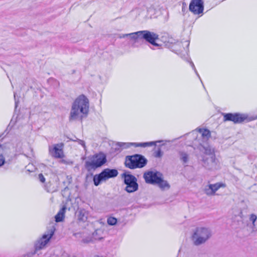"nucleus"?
Wrapping results in <instances>:
<instances>
[{"label": "nucleus", "instance_id": "obj_1", "mask_svg": "<svg viewBox=\"0 0 257 257\" xmlns=\"http://www.w3.org/2000/svg\"><path fill=\"white\" fill-rule=\"evenodd\" d=\"M89 101L84 94L78 96L72 104L69 116L70 121L77 120H82L89 112Z\"/></svg>", "mask_w": 257, "mask_h": 257}, {"label": "nucleus", "instance_id": "obj_2", "mask_svg": "<svg viewBox=\"0 0 257 257\" xmlns=\"http://www.w3.org/2000/svg\"><path fill=\"white\" fill-rule=\"evenodd\" d=\"M199 150L204 154L209 156V158H202L203 166L208 170H212L216 168L217 161L214 155V149L206 143L202 144L199 142Z\"/></svg>", "mask_w": 257, "mask_h": 257}, {"label": "nucleus", "instance_id": "obj_3", "mask_svg": "<svg viewBox=\"0 0 257 257\" xmlns=\"http://www.w3.org/2000/svg\"><path fill=\"white\" fill-rule=\"evenodd\" d=\"M211 236L212 231L209 228L199 226L194 230L191 239L195 245L198 246L205 243Z\"/></svg>", "mask_w": 257, "mask_h": 257}, {"label": "nucleus", "instance_id": "obj_4", "mask_svg": "<svg viewBox=\"0 0 257 257\" xmlns=\"http://www.w3.org/2000/svg\"><path fill=\"white\" fill-rule=\"evenodd\" d=\"M106 155L103 152H99L88 157L85 162V167L88 172L94 171L101 167L106 162Z\"/></svg>", "mask_w": 257, "mask_h": 257}, {"label": "nucleus", "instance_id": "obj_5", "mask_svg": "<svg viewBox=\"0 0 257 257\" xmlns=\"http://www.w3.org/2000/svg\"><path fill=\"white\" fill-rule=\"evenodd\" d=\"M21 144V141L15 138L10 142L0 145V167L5 163V157L10 156Z\"/></svg>", "mask_w": 257, "mask_h": 257}, {"label": "nucleus", "instance_id": "obj_6", "mask_svg": "<svg viewBox=\"0 0 257 257\" xmlns=\"http://www.w3.org/2000/svg\"><path fill=\"white\" fill-rule=\"evenodd\" d=\"M147 159L144 156L135 154L125 157V165L131 169L142 168L147 165Z\"/></svg>", "mask_w": 257, "mask_h": 257}, {"label": "nucleus", "instance_id": "obj_7", "mask_svg": "<svg viewBox=\"0 0 257 257\" xmlns=\"http://www.w3.org/2000/svg\"><path fill=\"white\" fill-rule=\"evenodd\" d=\"M189 45V42L188 41L179 42L172 39L165 43L167 48L178 55H181L183 53H187Z\"/></svg>", "mask_w": 257, "mask_h": 257}, {"label": "nucleus", "instance_id": "obj_8", "mask_svg": "<svg viewBox=\"0 0 257 257\" xmlns=\"http://www.w3.org/2000/svg\"><path fill=\"white\" fill-rule=\"evenodd\" d=\"M223 121H231L234 123H241L244 121L249 122L256 118L249 116L247 114L240 113H223Z\"/></svg>", "mask_w": 257, "mask_h": 257}, {"label": "nucleus", "instance_id": "obj_9", "mask_svg": "<svg viewBox=\"0 0 257 257\" xmlns=\"http://www.w3.org/2000/svg\"><path fill=\"white\" fill-rule=\"evenodd\" d=\"M194 138L193 143L194 145H199V142L205 144L211 136L210 132L205 128H197L189 134Z\"/></svg>", "mask_w": 257, "mask_h": 257}, {"label": "nucleus", "instance_id": "obj_10", "mask_svg": "<svg viewBox=\"0 0 257 257\" xmlns=\"http://www.w3.org/2000/svg\"><path fill=\"white\" fill-rule=\"evenodd\" d=\"M55 228L52 227L49 231L47 234H44L42 238L38 240L35 244V249L33 251L28 252L24 257H31L37 253L38 250L42 249L48 242L49 240L54 234Z\"/></svg>", "mask_w": 257, "mask_h": 257}, {"label": "nucleus", "instance_id": "obj_11", "mask_svg": "<svg viewBox=\"0 0 257 257\" xmlns=\"http://www.w3.org/2000/svg\"><path fill=\"white\" fill-rule=\"evenodd\" d=\"M122 177L123 178L124 184L126 185L125 191L128 193H133L138 190L139 185L137 179L135 176L124 173L122 174Z\"/></svg>", "mask_w": 257, "mask_h": 257}, {"label": "nucleus", "instance_id": "obj_12", "mask_svg": "<svg viewBox=\"0 0 257 257\" xmlns=\"http://www.w3.org/2000/svg\"><path fill=\"white\" fill-rule=\"evenodd\" d=\"M141 39L146 40L152 45L150 48L155 50L154 47H160V45L156 42L159 39V35L153 32L147 30L141 31Z\"/></svg>", "mask_w": 257, "mask_h": 257}, {"label": "nucleus", "instance_id": "obj_13", "mask_svg": "<svg viewBox=\"0 0 257 257\" xmlns=\"http://www.w3.org/2000/svg\"><path fill=\"white\" fill-rule=\"evenodd\" d=\"M163 142V141H159L157 142H145V143H122V142H117L116 145L120 148L121 150L126 149L130 148L132 146L137 147H143L146 148L147 147L152 146L154 145H156L157 143H160Z\"/></svg>", "mask_w": 257, "mask_h": 257}, {"label": "nucleus", "instance_id": "obj_14", "mask_svg": "<svg viewBox=\"0 0 257 257\" xmlns=\"http://www.w3.org/2000/svg\"><path fill=\"white\" fill-rule=\"evenodd\" d=\"M63 143H59L54 145L53 146L49 147V152L51 156L55 158L61 159L63 158L64 154L63 148Z\"/></svg>", "mask_w": 257, "mask_h": 257}, {"label": "nucleus", "instance_id": "obj_15", "mask_svg": "<svg viewBox=\"0 0 257 257\" xmlns=\"http://www.w3.org/2000/svg\"><path fill=\"white\" fill-rule=\"evenodd\" d=\"M189 9L190 11L194 15H199L203 13L204 10L203 0H191Z\"/></svg>", "mask_w": 257, "mask_h": 257}, {"label": "nucleus", "instance_id": "obj_16", "mask_svg": "<svg viewBox=\"0 0 257 257\" xmlns=\"http://www.w3.org/2000/svg\"><path fill=\"white\" fill-rule=\"evenodd\" d=\"M162 174L158 172L148 171L144 174V178L146 183L156 184L157 181H160Z\"/></svg>", "mask_w": 257, "mask_h": 257}, {"label": "nucleus", "instance_id": "obj_17", "mask_svg": "<svg viewBox=\"0 0 257 257\" xmlns=\"http://www.w3.org/2000/svg\"><path fill=\"white\" fill-rule=\"evenodd\" d=\"M224 186V185L221 183L209 184L204 188V192L207 195H213L219 188Z\"/></svg>", "mask_w": 257, "mask_h": 257}, {"label": "nucleus", "instance_id": "obj_18", "mask_svg": "<svg viewBox=\"0 0 257 257\" xmlns=\"http://www.w3.org/2000/svg\"><path fill=\"white\" fill-rule=\"evenodd\" d=\"M105 180L109 178H114L117 176L118 173L117 170L112 169H105L101 172Z\"/></svg>", "mask_w": 257, "mask_h": 257}, {"label": "nucleus", "instance_id": "obj_19", "mask_svg": "<svg viewBox=\"0 0 257 257\" xmlns=\"http://www.w3.org/2000/svg\"><path fill=\"white\" fill-rule=\"evenodd\" d=\"M249 220L251 224L248 225L252 229V231H257V216L254 214H251L249 215Z\"/></svg>", "mask_w": 257, "mask_h": 257}, {"label": "nucleus", "instance_id": "obj_20", "mask_svg": "<svg viewBox=\"0 0 257 257\" xmlns=\"http://www.w3.org/2000/svg\"><path fill=\"white\" fill-rule=\"evenodd\" d=\"M66 209V207L63 206L62 208L59 211L58 213L55 215V221L57 222L63 221L64 218V214Z\"/></svg>", "mask_w": 257, "mask_h": 257}, {"label": "nucleus", "instance_id": "obj_21", "mask_svg": "<svg viewBox=\"0 0 257 257\" xmlns=\"http://www.w3.org/2000/svg\"><path fill=\"white\" fill-rule=\"evenodd\" d=\"M103 230L101 229H96L92 234V238L94 240H101L103 239Z\"/></svg>", "mask_w": 257, "mask_h": 257}, {"label": "nucleus", "instance_id": "obj_22", "mask_svg": "<svg viewBox=\"0 0 257 257\" xmlns=\"http://www.w3.org/2000/svg\"><path fill=\"white\" fill-rule=\"evenodd\" d=\"M88 212L84 209H80L78 211V219L80 221L85 222L88 218Z\"/></svg>", "mask_w": 257, "mask_h": 257}, {"label": "nucleus", "instance_id": "obj_23", "mask_svg": "<svg viewBox=\"0 0 257 257\" xmlns=\"http://www.w3.org/2000/svg\"><path fill=\"white\" fill-rule=\"evenodd\" d=\"M178 154L179 159L183 164H186L188 162L189 158V155L187 152L184 151H180L178 152Z\"/></svg>", "mask_w": 257, "mask_h": 257}, {"label": "nucleus", "instance_id": "obj_24", "mask_svg": "<svg viewBox=\"0 0 257 257\" xmlns=\"http://www.w3.org/2000/svg\"><path fill=\"white\" fill-rule=\"evenodd\" d=\"M105 181L101 172L98 175H96L93 177V182L95 186H98L101 181Z\"/></svg>", "mask_w": 257, "mask_h": 257}, {"label": "nucleus", "instance_id": "obj_25", "mask_svg": "<svg viewBox=\"0 0 257 257\" xmlns=\"http://www.w3.org/2000/svg\"><path fill=\"white\" fill-rule=\"evenodd\" d=\"M156 184H157L162 189L165 188L169 189L170 188L169 184L166 181L163 180L161 176L160 177V181H157Z\"/></svg>", "mask_w": 257, "mask_h": 257}, {"label": "nucleus", "instance_id": "obj_26", "mask_svg": "<svg viewBox=\"0 0 257 257\" xmlns=\"http://www.w3.org/2000/svg\"><path fill=\"white\" fill-rule=\"evenodd\" d=\"M128 37L130 39L137 40L138 39H141V31L128 34Z\"/></svg>", "mask_w": 257, "mask_h": 257}, {"label": "nucleus", "instance_id": "obj_27", "mask_svg": "<svg viewBox=\"0 0 257 257\" xmlns=\"http://www.w3.org/2000/svg\"><path fill=\"white\" fill-rule=\"evenodd\" d=\"M107 223L110 225H114L117 222V219L113 217H109L107 219Z\"/></svg>", "mask_w": 257, "mask_h": 257}, {"label": "nucleus", "instance_id": "obj_28", "mask_svg": "<svg viewBox=\"0 0 257 257\" xmlns=\"http://www.w3.org/2000/svg\"><path fill=\"white\" fill-rule=\"evenodd\" d=\"M163 155V153L161 151V150L160 148H159L158 150L155 152L154 153V156L156 158H161Z\"/></svg>", "mask_w": 257, "mask_h": 257}, {"label": "nucleus", "instance_id": "obj_29", "mask_svg": "<svg viewBox=\"0 0 257 257\" xmlns=\"http://www.w3.org/2000/svg\"><path fill=\"white\" fill-rule=\"evenodd\" d=\"M190 65H191V67H192V69L194 70V72H195V74L197 75V76H198V78H199V79L200 80V81H201V83H202V81H201V78H200V76H199V74H198V72H197V70H196V68H195V65H194V63H193V62L190 61Z\"/></svg>", "mask_w": 257, "mask_h": 257}, {"label": "nucleus", "instance_id": "obj_30", "mask_svg": "<svg viewBox=\"0 0 257 257\" xmlns=\"http://www.w3.org/2000/svg\"><path fill=\"white\" fill-rule=\"evenodd\" d=\"M93 239L92 238V237H87L83 238L82 240V242L83 243H88L89 242H93Z\"/></svg>", "mask_w": 257, "mask_h": 257}, {"label": "nucleus", "instance_id": "obj_31", "mask_svg": "<svg viewBox=\"0 0 257 257\" xmlns=\"http://www.w3.org/2000/svg\"><path fill=\"white\" fill-rule=\"evenodd\" d=\"M73 141H77L79 144L81 145L85 149L86 148L85 142L84 141L77 139L76 140Z\"/></svg>", "mask_w": 257, "mask_h": 257}, {"label": "nucleus", "instance_id": "obj_32", "mask_svg": "<svg viewBox=\"0 0 257 257\" xmlns=\"http://www.w3.org/2000/svg\"><path fill=\"white\" fill-rule=\"evenodd\" d=\"M38 179L39 181L42 183H44L45 181V178L43 175L41 173L39 174L38 175Z\"/></svg>", "mask_w": 257, "mask_h": 257}, {"label": "nucleus", "instance_id": "obj_33", "mask_svg": "<svg viewBox=\"0 0 257 257\" xmlns=\"http://www.w3.org/2000/svg\"><path fill=\"white\" fill-rule=\"evenodd\" d=\"M128 37V34H119L118 38H125L126 37Z\"/></svg>", "mask_w": 257, "mask_h": 257}, {"label": "nucleus", "instance_id": "obj_34", "mask_svg": "<svg viewBox=\"0 0 257 257\" xmlns=\"http://www.w3.org/2000/svg\"><path fill=\"white\" fill-rule=\"evenodd\" d=\"M14 98H15V108H17V107L18 106V102H19V100H17V99H16V93H14Z\"/></svg>", "mask_w": 257, "mask_h": 257}, {"label": "nucleus", "instance_id": "obj_35", "mask_svg": "<svg viewBox=\"0 0 257 257\" xmlns=\"http://www.w3.org/2000/svg\"><path fill=\"white\" fill-rule=\"evenodd\" d=\"M154 10V8H153V7L151 6V7H150L149 8H148V12H152V10Z\"/></svg>", "mask_w": 257, "mask_h": 257}, {"label": "nucleus", "instance_id": "obj_36", "mask_svg": "<svg viewBox=\"0 0 257 257\" xmlns=\"http://www.w3.org/2000/svg\"><path fill=\"white\" fill-rule=\"evenodd\" d=\"M206 160H207V162L208 163V165H211V162L210 160V158H206Z\"/></svg>", "mask_w": 257, "mask_h": 257}, {"label": "nucleus", "instance_id": "obj_37", "mask_svg": "<svg viewBox=\"0 0 257 257\" xmlns=\"http://www.w3.org/2000/svg\"><path fill=\"white\" fill-rule=\"evenodd\" d=\"M182 12H183V13H184V12H185V11H186V8H185V7H183H183H182Z\"/></svg>", "mask_w": 257, "mask_h": 257}, {"label": "nucleus", "instance_id": "obj_38", "mask_svg": "<svg viewBox=\"0 0 257 257\" xmlns=\"http://www.w3.org/2000/svg\"><path fill=\"white\" fill-rule=\"evenodd\" d=\"M94 257H105V256L97 255H95Z\"/></svg>", "mask_w": 257, "mask_h": 257}]
</instances>
